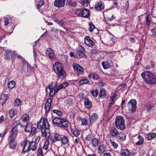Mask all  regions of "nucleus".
Returning a JSON list of instances; mask_svg holds the SVG:
<instances>
[{
    "mask_svg": "<svg viewBox=\"0 0 156 156\" xmlns=\"http://www.w3.org/2000/svg\"><path fill=\"white\" fill-rule=\"evenodd\" d=\"M141 76L146 83L150 85L156 84V76L153 74L145 71L141 74Z\"/></svg>",
    "mask_w": 156,
    "mask_h": 156,
    "instance_id": "obj_1",
    "label": "nucleus"
},
{
    "mask_svg": "<svg viewBox=\"0 0 156 156\" xmlns=\"http://www.w3.org/2000/svg\"><path fill=\"white\" fill-rule=\"evenodd\" d=\"M53 69L55 72L58 74L59 78L63 79L65 77L66 74L62 64L58 62H55L53 66Z\"/></svg>",
    "mask_w": 156,
    "mask_h": 156,
    "instance_id": "obj_2",
    "label": "nucleus"
},
{
    "mask_svg": "<svg viewBox=\"0 0 156 156\" xmlns=\"http://www.w3.org/2000/svg\"><path fill=\"white\" fill-rule=\"evenodd\" d=\"M38 129H41V133L45 132L50 127L48 120L47 119L42 118L37 125Z\"/></svg>",
    "mask_w": 156,
    "mask_h": 156,
    "instance_id": "obj_3",
    "label": "nucleus"
},
{
    "mask_svg": "<svg viewBox=\"0 0 156 156\" xmlns=\"http://www.w3.org/2000/svg\"><path fill=\"white\" fill-rule=\"evenodd\" d=\"M115 124L116 127L118 129L122 130L125 128V124L124 120L121 115H119L116 117Z\"/></svg>",
    "mask_w": 156,
    "mask_h": 156,
    "instance_id": "obj_4",
    "label": "nucleus"
},
{
    "mask_svg": "<svg viewBox=\"0 0 156 156\" xmlns=\"http://www.w3.org/2000/svg\"><path fill=\"white\" fill-rule=\"evenodd\" d=\"M75 13L78 16L84 18H88L90 16V11L87 9H84L82 10L78 9L75 11Z\"/></svg>",
    "mask_w": 156,
    "mask_h": 156,
    "instance_id": "obj_5",
    "label": "nucleus"
},
{
    "mask_svg": "<svg viewBox=\"0 0 156 156\" xmlns=\"http://www.w3.org/2000/svg\"><path fill=\"white\" fill-rule=\"evenodd\" d=\"M25 131L26 132H30V135L33 136L35 133L36 129L35 127H33L31 124L27 123L25 128Z\"/></svg>",
    "mask_w": 156,
    "mask_h": 156,
    "instance_id": "obj_6",
    "label": "nucleus"
},
{
    "mask_svg": "<svg viewBox=\"0 0 156 156\" xmlns=\"http://www.w3.org/2000/svg\"><path fill=\"white\" fill-rule=\"evenodd\" d=\"M128 106L129 110L132 112H134L136 110V102L134 99L131 100L128 103Z\"/></svg>",
    "mask_w": 156,
    "mask_h": 156,
    "instance_id": "obj_7",
    "label": "nucleus"
},
{
    "mask_svg": "<svg viewBox=\"0 0 156 156\" xmlns=\"http://www.w3.org/2000/svg\"><path fill=\"white\" fill-rule=\"evenodd\" d=\"M79 52H77L75 55V57H76L77 58H81L84 57L86 55L84 54L85 52V50L81 46L79 47Z\"/></svg>",
    "mask_w": 156,
    "mask_h": 156,
    "instance_id": "obj_8",
    "label": "nucleus"
},
{
    "mask_svg": "<svg viewBox=\"0 0 156 156\" xmlns=\"http://www.w3.org/2000/svg\"><path fill=\"white\" fill-rule=\"evenodd\" d=\"M30 141L28 140H26L24 142V145L23 147V154L28 152L30 151Z\"/></svg>",
    "mask_w": 156,
    "mask_h": 156,
    "instance_id": "obj_9",
    "label": "nucleus"
},
{
    "mask_svg": "<svg viewBox=\"0 0 156 156\" xmlns=\"http://www.w3.org/2000/svg\"><path fill=\"white\" fill-rule=\"evenodd\" d=\"M46 54L51 60H53L55 58V55L53 53V50L50 48H47L46 51Z\"/></svg>",
    "mask_w": 156,
    "mask_h": 156,
    "instance_id": "obj_10",
    "label": "nucleus"
},
{
    "mask_svg": "<svg viewBox=\"0 0 156 156\" xmlns=\"http://www.w3.org/2000/svg\"><path fill=\"white\" fill-rule=\"evenodd\" d=\"M52 100L51 98H48L47 100L45 106V114H47L50 110Z\"/></svg>",
    "mask_w": 156,
    "mask_h": 156,
    "instance_id": "obj_11",
    "label": "nucleus"
},
{
    "mask_svg": "<svg viewBox=\"0 0 156 156\" xmlns=\"http://www.w3.org/2000/svg\"><path fill=\"white\" fill-rule=\"evenodd\" d=\"M53 83H52L48 85V87H46V93L47 94H48V89L50 90L49 94L50 97H52L54 96V94L53 93V90H54Z\"/></svg>",
    "mask_w": 156,
    "mask_h": 156,
    "instance_id": "obj_12",
    "label": "nucleus"
},
{
    "mask_svg": "<svg viewBox=\"0 0 156 156\" xmlns=\"http://www.w3.org/2000/svg\"><path fill=\"white\" fill-rule=\"evenodd\" d=\"M84 42L88 46L91 47L94 45V42L91 39L90 37L86 36L84 38Z\"/></svg>",
    "mask_w": 156,
    "mask_h": 156,
    "instance_id": "obj_13",
    "label": "nucleus"
},
{
    "mask_svg": "<svg viewBox=\"0 0 156 156\" xmlns=\"http://www.w3.org/2000/svg\"><path fill=\"white\" fill-rule=\"evenodd\" d=\"M65 2V0H55L54 4L56 7L60 8L64 6Z\"/></svg>",
    "mask_w": 156,
    "mask_h": 156,
    "instance_id": "obj_14",
    "label": "nucleus"
},
{
    "mask_svg": "<svg viewBox=\"0 0 156 156\" xmlns=\"http://www.w3.org/2000/svg\"><path fill=\"white\" fill-rule=\"evenodd\" d=\"M104 4L102 1H99L95 5V8L98 11H100L104 9Z\"/></svg>",
    "mask_w": 156,
    "mask_h": 156,
    "instance_id": "obj_15",
    "label": "nucleus"
},
{
    "mask_svg": "<svg viewBox=\"0 0 156 156\" xmlns=\"http://www.w3.org/2000/svg\"><path fill=\"white\" fill-rule=\"evenodd\" d=\"M106 146L104 144L100 145L99 147L98 152V153L102 154L106 151Z\"/></svg>",
    "mask_w": 156,
    "mask_h": 156,
    "instance_id": "obj_16",
    "label": "nucleus"
},
{
    "mask_svg": "<svg viewBox=\"0 0 156 156\" xmlns=\"http://www.w3.org/2000/svg\"><path fill=\"white\" fill-rule=\"evenodd\" d=\"M68 126V122L66 119H62L59 126V127L63 128H66Z\"/></svg>",
    "mask_w": 156,
    "mask_h": 156,
    "instance_id": "obj_17",
    "label": "nucleus"
},
{
    "mask_svg": "<svg viewBox=\"0 0 156 156\" xmlns=\"http://www.w3.org/2000/svg\"><path fill=\"white\" fill-rule=\"evenodd\" d=\"M30 151L32 150L33 151H36L37 148V144L36 142L33 141H30Z\"/></svg>",
    "mask_w": 156,
    "mask_h": 156,
    "instance_id": "obj_18",
    "label": "nucleus"
},
{
    "mask_svg": "<svg viewBox=\"0 0 156 156\" xmlns=\"http://www.w3.org/2000/svg\"><path fill=\"white\" fill-rule=\"evenodd\" d=\"M74 69L77 72L80 73H82L83 71V69L79 65L75 64L73 65Z\"/></svg>",
    "mask_w": 156,
    "mask_h": 156,
    "instance_id": "obj_19",
    "label": "nucleus"
},
{
    "mask_svg": "<svg viewBox=\"0 0 156 156\" xmlns=\"http://www.w3.org/2000/svg\"><path fill=\"white\" fill-rule=\"evenodd\" d=\"M84 104L85 108L89 109L91 106V102L89 100L88 98H86L84 100Z\"/></svg>",
    "mask_w": 156,
    "mask_h": 156,
    "instance_id": "obj_20",
    "label": "nucleus"
},
{
    "mask_svg": "<svg viewBox=\"0 0 156 156\" xmlns=\"http://www.w3.org/2000/svg\"><path fill=\"white\" fill-rule=\"evenodd\" d=\"M126 137V134L125 133L120 132L118 134V139L122 141L125 140Z\"/></svg>",
    "mask_w": 156,
    "mask_h": 156,
    "instance_id": "obj_21",
    "label": "nucleus"
},
{
    "mask_svg": "<svg viewBox=\"0 0 156 156\" xmlns=\"http://www.w3.org/2000/svg\"><path fill=\"white\" fill-rule=\"evenodd\" d=\"M110 133L113 137L116 136L119 134L117 129L114 127L111 129L110 130Z\"/></svg>",
    "mask_w": 156,
    "mask_h": 156,
    "instance_id": "obj_22",
    "label": "nucleus"
},
{
    "mask_svg": "<svg viewBox=\"0 0 156 156\" xmlns=\"http://www.w3.org/2000/svg\"><path fill=\"white\" fill-rule=\"evenodd\" d=\"M107 96L106 91L104 89L102 88L100 90L99 97L101 98H104Z\"/></svg>",
    "mask_w": 156,
    "mask_h": 156,
    "instance_id": "obj_23",
    "label": "nucleus"
},
{
    "mask_svg": "<svg viewBox=\"0 0 156 156\" xmlns=\"http://www.w3.org/2000/svg\"><path fill=\"white\" fill-rule=\"evenodd\" d=\"M62 119L55 118L52 120V122L54 124L56 125L58 127L60 125Z\"/></svg>",
    "mask_w": 156,
    "mask_h": 156,
    "instance_id": "obj_24",
    "label": "nucleus"
},
{
    "mask_svg": "<svg viewBox=\"0 0 156 156\" xmlns=\"http://www.w3.org/2000/svg\"><path fill=\"white\" fill-rule=\"evenodd\" d=\"M70 129L71 132L73 133V134L75 136L77 137L80 134V132L78 129H73L71 127V126Z\"/></svg>",
    "mask_w": 156,
    "mask_h": 156,
    "instance_id": "obj_25",
    "label": "nucleus"
},
{
    "mask_svg": "<svg viewBox=\"0 0 156 156\" xmlns=\"http://www.w3.org/2000/svg\"><path fill=\"white\" fill-rule=\"evenodd\" d=\"M17 111L16 109H12L9 111V115L11 118H12L13 116L16 115Z\"/></svg>",
    "mask_w": 156,
    "mask_h": 156,
    "instance_id": "obj_26",
    "label": "nucleus"
},
{
    "mask_svg": "<svg viewBox=\"0 0 156 156\" xmlns=\"http://www.w3.org/2000/svg\"><path fill=\"white\" fill-rule=\"evenodd\" d=\"M5 54L4 55V58H5L8 61H10V57L9 55L10 54V53L11 52L10 51H9L8 50H6V49H5Z\"/></svg>",
    "mask_w": 156,
    "mask_h": 156,
    "instance_id": "obj_27",
    "label": "nucleus"
},
{
    "mask_svg": "<svg viewBox=\"0 0 156 156\" xmlns=\"http://www.w3.org/2000/svg\"><path fill=\"white\" fill-rule=\"evenodd\" d=\"M61 137L57 133H55L54 137L52 139V142L53 143H55L56 141L61 140Z\"/></svg>",
    "mask_w": 156,
    "mask_h": 156,
    "instance_id": "obj_28",
    "label": "nucleus"
},
{
    "mask_svg": "<svg viewBox=\"0 0 156 156\" xmlns=\"http://www.w3.org/2000/svg\"><path fill=\"white\" fill-rule=\"evenodd\" d=\"M90 83L89 81L87 79H83L81 80L78 82L77 84L79 85L80 86L82 84H89Z\"/></svg>",
    "mask_w": 156,
    "mask_h": 156,
    "instance_id": "obj_29",
    "label": "nucleus"
},
{
    "mask_svg": "<svg viewBox=\"0 0 156 156\" xmlns=\"http://www.w3.org/2000/svg\"><path fill=\"white\" fill-rule=\"evenodd\" d=\"M129 155L130 153L128 150L125 149L122 151L121 156H129Z\"/></svg>",
    "mask_w": 156,
    "mask_h": 156,
    "instance_id": "obj_30",
    "label": "nucleus"
},
{
    "mask_svg": "<svg viewBox=\"0 0 156 156\" xmlns=\"http://www.w3.org/2000/svg\"><path fill=\"white\" fill-rule=\"evenodd\" d=\"M98 118V116L96 113L93 114L90 118V121L91 122H93Z\"/></svg>",
    "mask_w": 156,
    "mask_h": 156,
    "instance_id": "obj_31",
    "label": "nucleus"
},
{
    "mask_svg": "<svg viewBox=\"0 0 156 156\" xmlns=\"http://www.w3.org/2000/svg\"><path fill=\"white\" fill-rule=\"evenodd\" d=\"M17 134V128H13L10 133V136L16 137Z\"/></svg>",
    "mask_w": 156,
    "mask_h": 156,
    "instance_id": "obj_32",
    "label": "nucleus"
},
{
    "mask_svg": "<svg viewBox=\"0 0 156 156\" xmlns=\"http://www.w3.org/2000/svg\"><path fill=\"white\" fill-rule=\"evenodd\" d=\"M61 140L62 143L64 145H65L67 144L69 142V139L68 138L65 136H64L62 138H61Z\"/></svg>",
    "mask_w": 156,
    "mask_h": 156,
    "instance_id": "obj_33",
    "label": "nucleus"
},
{
    "mask_svg": "<svg viewBox=\"0 0 156 156\" xmlns=\"http://www.w3.org/2000/svg\"><path fill=\"white\" fill-rule=\"evenodd\" d=\"M69 85V84L68 83L64 82L58 86V90H60L68 86Z\"/></svg>",
    "mask_w": 156,
    "mask_h": 156,
    "instance_id": "obj_34",
    "label": "nucleus"
},
{
    "mask_svg": "<svg viewBox=\"0 0 156 156\" xmlns=\"http://www.w3.org/2000/svg\"><path fill=\"white\" fill-rule=\"evenodd\" d=\"M15 82L14 81L12 80L8 83V88H9V90H11L15 87Z\"/></svg>",
    "mask_w": 156,
    "mask_h": 156,
    "instance_id": "obj_35",
    "label": "nucleus"
},
{
    "mask_svg": "<svg viewBox=\"0 0 156 156\" xmlns=\"http://www.w3.org/2000/svg\"><path fill=\"white\" fill-rule=\"evenodd\" d=\"M99 141L97 138H94L92 141V146L93 147H95L98 146Z\"/></svg>",
    "mask_w": 156,
    "mask_h": 156,
    "instance_id": "obj_36",
    "label": "nucleus"
},
{
    "mask_svg": "<svg viewBox=\"0 0 156 156\" xmlns=\"http://www.w3.org/2000/svg\"><path fill=\"white\" fill-rule=\"evenodd\" d=\"M101 64L103 68L105 69L108 68L110 66V64L107 61L102 62Z\"/></svg>",
    "mask_w": 156,
    "mask_h": 156,
    "instance_id": "obj_37",
    "label": "nucleus"
},
{
    "mask_svg": "<svg viewBox=\"0 0 156 156\" xmlns=\"http://www.w3.org/2000/svg\"><path fill=\"white\" fill-rule=\"evenodd\" d=\"M88 76L89 77L93 78L94 80H97L99 78L98 75L95 73H90Z\"/></svg>",
    "mask_w": 156,
    "mask_h": 156,
    "instance_id": "obj_38",
    "label": "nucleus"
},
{
    "mask_svg": "<svg viewBox=\"0 0 156 156\" xmlns=\"http://www.w3.org/2000/svg\"><path fill=\"white\" fill-rule=\"evenodd\" d=\"M156 136V134L155 133H153L151 134H148L147 138L148 140H150L152 139L155 138Z\"/></svg>",
    "mask_w": 156,
    "mask_h": 156,
    "instance_id": "obj_39",
    "label": "nucleus"
},
{
    "mask_svg": "<svg viewBox=\"0 0 156 156\" xmlns=\"http://www.w3.org/2000/svg\"><path fill=\"white\" fill-rule=\"evenodd\" d=\"M29 119V116L28 114H25L22 117V119L23 122H27Z\"/></svg>",
    "mask_w": 156,
    "mask_h": 156,
    "instance_id": "obj_40",
    "label": "nucleus"
},
{
    "mask_svg": "<svg viewBox=\"0 0 156 156\" xmlns=\"http://www.w3.org/2000/svg\"><path fill=\"white\" fill-rule=\"evenodd\" d=\"M139 140L136 143V144L137 145L139 146L142 144L144 142V140L141 138V136L140 135H139L138 136Z\"/></svg>",
    "mask_w": 156,
    "mask_h": 156,
    "instance_id": "obj_41",
    "label": "nucleus"
},
{
    "mask_svg": "<svg viewBox=\"0 0 156 156\" xmlns=\"http://www.w3.org/2000/svg\"><path fill=\"white\" fill-rule=\"evenodd\" d=\"M90 92L92 95L94 97H97L98 94V90L97 89L95 90H91Z\"/></svg>",
    "mask_w": 156,
    "mask_h": 156,
    "instance_id": "obj_42",
    "label": "nucleus"
},
{
    "mask_svg": "<svg viewBox=\"0 0 156 156\" xmlns=\"http://www.w3.org/2000/svg\"><path fill=\"white\" fill-rule=\"evenodd\" d=\"M21 104V100L19 98L16 99L15 101L14 105L16 106L20 105Z\"/></svg>",
    "mask_w": 156,
    "mask_h": 156,
    "instance_id": "obj_43",
    "label": "nucleus"
},
{
    "mask_svg": "<svg viewBox=\"0 0 156 156\" xmlns=\"http://www.w3.org/2000/svg\"><path fill=\"white\" fill-rule=\"evenodd\" d=\"M68 5L70 7H75L77 6V4L75 1H70L69 0Z\"/></svg>",
    "mask_w": 156,
    "mask_h": 156,
    "instance_id": "obj_44",
    "label": "nucleus"
},
{
    "mask_svg": "<svg viewBox=\"0 0 156 156\" xmlns=\"http://www.w3.org/2000/svg\"><path fill=\"white\" fill-rule=\"evenodd\" d=\"M52 111L54 113L56 114L59 116H61L62 115V112L59 110L54 109Z\"/></svg>",
    "mask_w": 156,
    "mask_h": 156,
    "instance_id": "obj_45",
    "label": "nucleus"
},
{
    "mask_svg": "<svg viewBox=\"0 0 156 156\" xmlns=\"http://www.w3.org/2000/svg\"><path fill=\"white\" fill-rule=\"evenodd\" d=\"M89 30L90 32H92L93 30L95 29V27L92 23H89Z\"/></svg>",
    "mask_w": 156,
    "mask_h": 156,
    "instance_id": "obj_46",
    "label": "nucleus"
},
{
    "mask_svg": "<svg viewBox=\"0 0 156 156\" xmlns=\"http://www.w3.org/2000/svg\"><path fill=\"white\" fill-rule=\"evenodd\" d=\"M49 145V142L48 140H46L44 143V145L43 146V149L45 150H47L48 149V146Z\"/></svg>",
    "mask_w": 156,
    "mask_h": 156,
    "instance_id": "obj_47",
    "label": "nucleus"
},
{
    "mask_svg": "<svg viewBox=\"0 0 156 156\" xmlns=\"http://www.w3.org/2000/svg\"><path fill=\"white\" fill-rule=\"evenodd\" d=\"M82 4L84 6L87 7L89 5V2L88 0H81Z\"/></svg>",
    "mask_w": 156,
    "mask_h": 156,
    "instance_id": "obj_48",
    "label": "nucleus"
},
{
    "mask_svg": "<svg viewBox=\"0 0 156 156\" xmlns=\"http://www.w3.org/2000/svg\"><path fill=\"white\" fill-rule=\"evenodd\" d=\"M117 96L116 94L115 93H113L110 97V98L112 101L114 102L115 101V98Z\"/></svg>",
    "mask_w": 156,
    "mask_h": 156,
    "instance_id": "obj_49",
    "label": "nucleus"
},
{
    "mask_svg": "<svg viewBox=\"0 0 156 156\" xmlns=\"http://www.w3.org/2000/svg\"><path fill=\"white\" fill-rule=\"evenodd\" d=\"M9 147L11 149H14L16 146V143L14 141L12 142H9Z\"/></svg>",
    "mask_w": 156,
    "mask_h": 156,
    "instance_id": "obj_50",
    "label": "nucleus"
},
{
    "mask_svg": "<svg viewBox=\"0 0 156 156\" xmlns=\"http://www.w3.org/2000/svg\"><path fill=\"white\" fill-rule=\"evenodd\" d=\"M20 124V122L19 121H16L14 122L12 124V126L13 128H16V127Z\"/></svg>",
    "mask_w": 156,
    "mask_h": 156,
    "instance_id": "obj_51",
    "label": "nucleus"
},
{
    "mask_svg": "<svg viewBox=\"0 0 156 156\" xmlns=\"http://www.w3.org/2000/svg\"><path fill=\"white\" fill-rule=\"evenodd\" d=\"M37 156H43L42 150L41 148H39L38 149L37 151Z\"/></svg>",
    "mask_w": 156,
    "mask_h": 156,
    "instance_id": "obj_52",
    "label": "nucleus"
},
{
    "mask_svg": "<svg viewBox=\"0 0 156 156\" xmlns=\"http://www.w3.org/2000/svg\"><path fill=\"white\" fill-rule=\"evenodd\" d=\"M41 135L43 137L50 136V134L49 132H44L41 133Z\"/></svg>",
    "mask_w": 156,
    "mask_h": 156,
    "instance_id": "obj_53",
    "label": "nucleus"
},
{
    "mask_svg": "<svg viewBox=\"0 0 156 156\" xmlns=\"http://www.w3.org/2000/svg\"><path fill=\"white\" fill-rule=\"evenodd\" d=\"M81 121L82 122V124L83 125H85L87 124V120L85 118H82L81 119Z\"/></svg>",
    "mask_w": 156,
    "mask_h": 156,
    "instance_id": "obj_54",
    "label": "nucleus"
},
{
    "mask_svg": "<svg viewBox=\"0 0 156 156\" xmlns=\"http://www.w3.org/2000/svg\"><path fill=\"white\" fill-rule=\"evenodd\" d=\"M5 99L3 98V97L1 96V99H0V104L3 105L6 102Z\"/></svg>",
    "mask_w": 156,
    "mask_h": 156,
    "instance_id": "obj_55",
    "label": "nucleus"
},
{
    "mask_svg": "<svg viewBox=\"0 0 156 156\" xmlns=\"http://www.w3.org/2000/svg\"><path fill=\"white\" fill-rule=\"evenodd\" d=\"M110 141L114 148H117L118 147V144H116L114 141H112L111 139H110Z\"/></svg>",
    "mask_w": 156,
    "mask_h": 156,
    "instance_id": "obj_56",
    "label": "nucleus"
},
{
    "mask_svg": "<svg viewBox=\"0 0 156 156\" xmlns=\"http://www.w3.org/2000/svg\"><path fill=\"white\" fill-rule=\"evenodd\" d=\"M15 137H16L15 136H9L8 138V140L9 141V142H12V141H14Z\"/></svg>",
    "mask_w": 156,
    "mask_h": 156,
    "instance_id": "obj_57",
    "label": "nucleus"
},
{
    "mask_svg": "<svg viewBox=\"0 0 156 156\" xmlns=\"http://www.w3.org/2000/svg\"><path fill=\"white\" fill-rule=\"evenodd\" d=\"M145 106L147 108V110L148 111H151L152 108V106L151 105H146Z\"/></svg>",
    "mask_w": 156,
    "mask_h": 156,
    "instance_id": "obj_58",
    "label": "nucleus"
},
{
    "mask_svg": "<svg viewBox=\"0 0 156 156\" xmlns=\"http://www.w3.org/2000/svg\"><path fill=\"white\" fill-rule=\"evenodd\" d=\"M91 135L90 134H89L85 137V139L86 140L90 141L91 139Z\"/></svg>",
    "mask_w": 156,
    "mask_h": 156,
    "instance_id": "obj_59",
    "label": "nucleus"
},
{
    "mask_svg": "<svg viewBox=\"0 0 156 156\" xmlns=\"http://www.w3.org/2000/svg\"><path fill=\"white\" fill-rule=\"evenodd\" d=\"M149 16H147L146 17L147 24L148 25H150L151 23V22L149 19Z\"/></svg>",
    "mask_w": 156,
    "mask_h": 156,
    "instance_id": "obj_60",
    "label": "nucleus"
},
{
    "mask_svg": "<svg viewBox=\"0 0 156 156\" xmlns=\"http://www.w3.org/2000/svg\"><path fill=\"white\" fill-rule=\"evenodd\" d=\"M6 129H5L4 130V132L2 133H0V137L3 138L5 136V135L6 134Z\"/></svg>",
    "mask_w": 156,
    "mask_h": 156,
    "instance_id": "obj_61",
    "label": "nucleus"
},
{
    "mask_svg": "<svg viewBox=\"0 0 156 156\" xmlns=\"http://www.w3.org/2000/svg\"><path fill=\"white\" fill-rule=\"evenodd\" d=\"M4 22L5 23V26L7 25L9 23V19L7 18H5V19Z\"/></svg>",
    "mask_w": 156,
    "mask_h": 156,
    "instance_id": "obj_62",
    "label": "nucleus"
},
{
    "mask_svg": "<svg viewBox=\"0 0 156 156\" xmlns=\"http://www.w3.org/2000/svg\"><path fill=\"white\" fill-rule=\"evenodd\" d=\"M91 52L92 54H96L97 53V51L96 50L93 49L91 51Z\"/></svg>",
    "mask_w": 156,
    "mask_h": 156,
    "instance_id": "obj_63",
    "label": "nucleus"
},
{
    "mask_svg": "<svg viewBox=\"0 0 156 156\" xmlns=\"http://www.w3.org/2000/svg\"><path fill=\"white\" fill-rule=\"evenodd\" d=\"M114 104V102H113V101H112L111 102H110L109 105H108V108H110L112 107V106Z\"/></svg>",
    "mask_w": 156,
    "mask_h": 156,
    "instance_id": "obj_64",
    "label": "nucleus"
}]
</instances>
